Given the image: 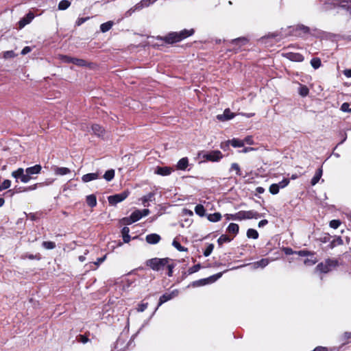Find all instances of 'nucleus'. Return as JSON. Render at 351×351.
Wrapping results in <instances>:
<instances>
[{"mask_svg":"<svg viewBox=\"0 0 351 351\" xmlns=\"http://www.w3.org/2000/svg\"><path fill=\"white\" fill-rule=\"evenodd\" d=\"M42 167L40 165H36L25 169L19 168L12 172V176L16 179V182H18V180H20L23 183H27L31 180L36 178L35 176L40 173Z\"/></svg>","mask_w":351,"mask_h":351,"instance_id":"obj_1","label":"nucleus"},{"mask_svg":"<svg viewBox=\"0 0 351 351\" xmlns=\"http://www.w3.org/2000/svg\"><path fill=\"white\" fill-rule=\"evenodd\" d=\"M193 33L194 30L193 29L190 30L184 29L180 32H171L165 37V40L169 43H177L191 36Z\"/></svg>","mask_w":351,"mask_h":351,"instance_id":"obj_2","label":"nucleus"},{"mask_svg":"<svg viewBox=\"0 0 351 351\" xmlns=\"http://www.w3.org/2000/svg\"><path fill=\"white\" fill-rule=\"evenodd\" d=\"M169 261L170 259L169 258H154L147 261L146 265L150 267L153 270L159 271L166 266L169 263Z\"/></svg>","mask_w":351,"mask_h":351,"instance_id":"obj_3","label":"nucleus"},{"mask_svg":"<svg viewBox=\"0 0 351 351\" xmlns=\"http://www.w3.org/2000/svg\"><path fill=\"white\" fill-rule=\"evenodd\" d=\"M338 266V261L336 259H327L324 263L318 264L316 269L322 273H328Z\"/></svg>","mask_w":351,"mask_h":351,"instance_id":"obj_4","label":"nucleus"},{"mask_svg":"<svg viewBox=\"0 0 351 351\" xmlns=\"http://www.w3.org/2000/svg\"><path fill=\"white\" fill-rule=\"evenodd\" d=\"M261 216L258 213L254 210H241L235 213L234 219L237 220L258 219Z\"/></svg>","mask_w":351,"mask_h":351,"instance_id":"obj_5","label":"nucleus"},{"mask_svg":"<svg viewBox=\"0 0 351 351\" xmlns=\"http://www.w3.org/2000/svg\"><path fill=\"white\" fill-rule=\"evenodd\" d=\"M129 195L128 191H123V193L116 194L114 195H110L108 197V202L111 205H116L117 204L123 201Z\"/></svg>","mask_w":351,"mask_h":351,"instance_id":"obj_6","label":"nucleus"},{"mask_svg":"<svg viewBox=\"0 0 351 351\" xmlns=\"http://www.w3.org/2000/svg\"><path fill=\"white\" fill-rule=\"evenodd\" d=\"M222 276V273H218L215 275H213L207 278L201 279L199 280L195 281L193 282L194 286H203L206 284L213 283L220 278Z\"/></svg>","mask_w":351,"mask_h":351,"instance_id":"obj_7","label":"nucleus"},{"mask_svg":"<svg viewBox=\"0 0 351 351\" xmlns=\"http://www.w3.org/2000/svg\"><path fill=\"white\" fill-rule=\"evenodd\" d=\"M203 158L212 162H217L223 158V154L220 151L215 150L204 154Z\"/></svg>","mask_w":351,"mask_h":351,"instance_id":"obj_8","label":"nucleus"},{"mask_svg":"<svg viewBox=\"0 0 351 351\" xmlns=\"http://www.w3.org/2000/svg\"><path fill=\"white\" fill-rule=\"evenodd\" d=\"M179 291L176 289L172 291L171 293H166L163 294L159 299L158 306L162 305L163 303L173 299L178 295Z\"/></svg>","mask_w":351,"mask_h":351,"instance_id":"obj_9","label":"nucleus"},{"mask_svg":"<svg viewBox=\"0 0 351 351\" xmlns=\"http://www.w3.org/2000/svg\"><path fill=\"white\" fill-rule=\"evenodd\" d=\"M336 5L346 11L351 16V0H339Z\"/></svg>","mask_w":351,"mask_h":351,"instance_id":"obj_10","label":"nucleus"},{"mask_svg":"<svg viewBox=\"0 0 351 351\" xmlns=\"http://www.w3.org/2000/svg\"><path fill=\"white\" fill-rule=\"evenodd\" d=\"M235 114L232 112L230 109L227 108L221 114H218L217 119L220 121H226L234 118Z\"/></svg>","mask_w":351,"mask_h":351,"instance_id":"obj_11","label":"nucleus"},{"mask_svg":"<svg viewBox=\"0 0 351 351\" xmlns=\"http://www.w3.org/2000/svg\"><path fill=\"white\" fill-rule=\"evenodd\" d=\"M34 18V14L32 12H29L25 17L19 21V28H23L26 25L29 24Z\"/></svg>","mask_w":351,"mask_h":351,"instance_id":"obj_12","label":"nucleus"},{"mask_svg":"<svg viewBox=\"0 0 351 351\" xmlns=\"http://www.w3.org/2000/svg\"><path fill=\"white\" fill-rule=\"evenodd\" d=\"M141 218H142L141 210H136L131 214V215L130 216L129 218L126 219L127 223L131 224L132 223H134V222L138 221Z\"/></svg>","mask_w":351,"mask_h":351,"instance_id":"obj_13","label":"nucleus"},{"mask_svg":"<svg viewBox=\"0 0 351 351\" xmlns=\"http://www.w3.org/2000/svg\"><path fill=\"white\" fill-rule=\"evenodd\" d=\"M285 56L287 58L289 59L290 60L294 61V62H302L304 60L303 56L298 53L289 52V53H285Z\"/></svg>","mask_w":351,"mask_h":351,"instance_id":"obj_14","label":"nucleus"},{"mask_svg":"<svg viewBox=\"0 0 351 351\" xmlns=\"http://www.w3.org/2000/svg\"><path fill=\"white\" fill-rule=\"evenodd\" d=\"M173 171V169L168 167H158L155 171V173L160 176H169Z\"/></svg>","mask_w":351,"mask_h":351,"instance_id":"obj_15","label":"nucleus"},{"mask_svg":"<svg viewBox=\"0 0 351 351\" xmlns=\"http://www.w3.org/2000/svg\"><path fill=\"white\" fill-rule=\"evenodd\" d=\"M160 235L157 234H149L145 237L146 241L149 244H156L160 241Z\"/></svg>","mask_w":351,"mask_h":351,"instance_id":"obj_16","label":"nucleus"},{"mask_svg":"<svg viewBox=\"0 0 351 351\" xmlns=\"http://www.w3.org/2000/svg\"><path fill=\"white\" fill-rule=\"evenodd\" d=\"M269 263V260L267 258H263L259 261L255 262L250 265L251 268L252 269H256L257 268L261 267L264 268L265 266H267Z\"/></svg>","mask_w":351,"mask_h":351,"instance_id":"obj_17","label":"nucleus"},{"mask_svg":"<svg viewBox=\"0 0 351 351\" xmlns=\"http://www.w3.org/2000/svg\"><path fill=\"white\" fill-rule=\"evenodd\" d=\"M53 182V180H51L49 182H40V183H36L34 184H32L31 186H29L27 187L24 188L23 191L26 192L29 191H34L36 190L38 186H43L45 185H49Z\"/></svg>","mask_w":351,"mask_h":351,"instance_id":"obj_18","label":"nucleus"},{"mask_svg":"<svg viewBox=\"0 0 351 351\" xmlns=\"http://www.w3.org/2000/svg\"><path fill=\"white\" fill-rule=\"evenodd\" d=\"M53 171L55 174L58 176H64L71 173V170L67 167H55Z\"/></svg>","mask_w":351,"mask_h":351,"instance_id":"obj_19","label":"nucleus"},{"mask_svg":"<svg viewBox=\"0 0 351 351\" xmlns=\"http://www.w3.org/2000/svg\"><path fill=\"white\" fill-rule=\"evenodd\" d=\"M99 178L97 173H87L82 176V180L84 182H88L90 181L96 180Z\"/></svg>","mask_w":351,"mask_h":351,"instance_id":"obj_20","label":"nucleus"},{"mask_svg":"<svg viewBox=\"0 0 351 351\" xmlns=\"http://www.w3.org/2000/svg\"><path fill=\"white\" fill-rule=\"evenodd\" d=\"M323 173L322 168H319L317 171L315 172V174L314 175L313 178L311 180V184L313 186L315 185L321 179Z\"/></svg>","mask_w":351,"mask_h":351,"instance_id":"obj_21","label":"nucleus"},{"mask_svg":"<svg viewBox=\"0 0 351 351\" xmlns=\"http://www.w3.org/2000/svg\"><path fill=\"white\" fill-rule=\"evenodd\" d=\"M189 165V160L187 158H181L177 164V168L180 170H185Z\"/></svg>","mask_w":351,"mask_h":351,"instance_id":"obj_22","label":"nucleus"},{"mask_svg":"<svg viewBox=\"0 0 351 351\" xmlns=\"http://www.w3.org/2000/svg\"><path fill=\"white\" fill-rule=\"evenodd\" d=\"M92 130L93 133L98 136H101L104 134V130L98 124L93 125Z\"/></svg>","mask_w":351,"mask_h":351,"instance_id":"obj_23","label":"nucleus"},{"mask_svg":"<svg viewBox=\"0 0 351 351\" xmlns=\"http://www.w3.org/2000/svg\"><path fill=\"white\" fill-rule=\"evenodd\" d=\"M154 200V193H149L142 197V204L144 206H148L147 202Z\"/></svg>","mask_w":351,"mask_h":351,"instance_id":"obj_24","label":"nucleus"},{"mask_svg":"<svg viewBox=\"0 0 351 351\" xmlns=\"http://www.w3.org/2000/svg\"><path fill=\"white\" fill-rule=\"evenodd\" d=\"M130 229L128 227H124L122 229L121 234L124 243H129L130 241V236L129 234Z\"/></svg>","mask_w":351,"mask_h":351,"instance_id":"obj_25","label":"nucleus"},{"mask_svg":"<svg viewBox=\"0 0 351 351\" xmlns=\"http://www.w3.org/2000/svg\"><path fill=\"white\" fill-rule=\"evenodd\" d=\"M156 0H142L138 4L136 5V9H141L144 7H148L154 3Z\"/></svg>","mask_w":351,"mask_h":351,"instance_id":"obj_26","label":"nucleus"},{"mask_svg":"<svg viewBox=\"0 0 351 351\" xmlns=\"http://www.w3.org/2000/svg\"><path fill=\"white\" fill-rule=\"evenodd\" d=\"M228 143H230L234 147H241L244 146V141L238 138H233L231 141H228Z\"/></svg>","mask_w":351,"mask_h":351,"instance_id":"obj_27","label":"nucleus"},{"mask_svg":"<svg viewBox=\"0 0 351 351\" xmlns=\"http://www.w3.org/2000/svg\"><path fill=\"white\" fill-rule=\"evenodd\" d=\"M86 203L90 207H95L97 205V199L95 195H89L86 197Z\"/></svg>","mask_w":351,"mask_h":351,"instance_id":"obj_28","label":"nucleus"},{"mask_svg":"<svg viewBox=\"0 0 351 351\" xmlns=\"http://www.w3.org/2000/svg\"><path fill=\"white\" fill-rule=\"evenodd\" d=\"M207 218L211 222H217L221 220V215L219 213H215L208 215Z\"/></svg>","mask_w":351,"mask_h":351,"instance_id":"obj_29","label":"nucleus"},{"mask_svg":"<svg viewBox=\"0 0 351 351\" xmlns=\"http://www.w3.org/2000/svg\"><path fill=\"white\" fill-rule=\"evenodd\" d=\"M114 23L111 21L102 23L100 26V29L102 32H106L110 30L113 26Z\"/></svg>","mask_w":351,"mask_h":351,"instance_id":"obj_30","label":"nucleus"},{"mask_svg":"<svg viewBox=\"0 0 351 351\" xmlns=\"http://www.w3.org/2000/svg\"><path fill=\"white\" fill-rule=\"evenodd\" d=\"M239 227L237 223H231L228 226L227 230L229 233L237 234L239 232Z\"/></svg>","mask_w":351,"mask_h":351,"instance_id":"obj_31","label":"nucleus"},{"mask_svg":"<svg viewBox=\"0 0 351 351\" xmlns=\"http://www.w3.org/2000/svg\"><path fill=\"white\" fill-rule=\"evenodd\" d=\"M340 339L343 345L347 344L351 339V332H345L341 337Z\"/></svg>","mask_w":351,"mask_h":351,"instance_id":"obj_32","label":"nucleus"},{"mask_svg":"<svg viewBox=\"0 0 351 351\" xmlns=\"http://www.w3.org/2000/svg\"><path fill=\"white\" fill-rule=\"evenodd\" d=\"M71 5V2L68 0H62L58 3V10H66Z\"/></svg>","mask_w":351,"mask_h":351,"instance_id":"obj_33","label":"nucleus"},{"mask_svg":"<svg viewBox=\"0 0 351 351\" xmlns=\"http://www.w3.org/2000/svg\"><path fill=\"white\" fill-rule=\"evenodd\" d=\"M114 177V169H110L106 171V173L104 175V178L106 181H111Z\"/></svg>","mask_w":351,"mask_h":351,"instance_id":"obj_34","label":"nucleus"},{"mask_svg":"<svg viewBox=\"0 0 351 351\" xmlns=\"http://www.w3.org/2000/svg\"><path fill=\"white\" fill-rule=\"evenodd\" d=\"M205 211L204 207L202 204H197L195 207V213L200 217H204L205 215Z\"/></svg>","mask_w":351,"mask_h":351,"instance_id":"obj_35","label":"nucleus"},{"mask_svg":"<svg viewBox=\"0 0 351 351\" xmlns=\"http://www.w3.org/2000/svg\"><path fill=\"white\" fill-rule=\"evenodd\" d=\"M247 237L248 238L256 239L258 237V233L256 230L250 228L247 231Z\"/></svg>","mask_w":351,"mask_h":351,"instance_id":"obj_36","label":"nucleus"},{"mask_svg":"<svg viewBox=\"0 0 351 351\" xmlns=\"http://www.w3.org/2000/svg\"><path fill=\"white\" fill-rule=\"evenodd\" d=\"M172 245L180 252H186L188 250L186 247L182 246L181 244L175 239L173 241Z\"/></svg>","mask_w":351,"mask_h":351,"instance_id":"obj_37","label":"nucleus"},{"mask_svg":"<svg viewBox=\"0 0 351 351\" xmlns=\"http://www.w3.org/2000/svg\"><path fill=\"white\" fill-rule=\"evenodd\" d=\"M298 92L301 96L306 97L308 94L309 90L306 86L300 85Z\"/></svg>","mask_w":351,"mask_h":351,"instance_id":"obj_38","label":"nucleus"},{"mask_svg":"<svg viewBox=\"0 0 351 351\" xmlns=\"http://www.w3.org/2000/svg\"><path fill=\"white\" fill-rule=\"evenodd\" d=\"M232 44L238 45L240 46L244 45L247 43V40L245 38H239L232 41Z\"/></svg>","mask_w":351,"mask_h":351,"instance_id":"obj_39","label":"nucleus"},{"mask_svg":"<svg viewBox=\"0 0 351 351\" xmlns=\"http://www.w3.org/2000/svg\"><path fill=\"white\" fill-rule=\"evenodd\" d=\"M72 63L79 66H86V62L83 59L73 58Z\"/></svg>","mask_w":351,"mask_h":351,"instance_id":"obj_40","label":"nucleus"},{"mask_svg":"<svg viewBox=\"0 0 351 351\" xmlns=\"http://www.w3.org/2000/svg\"><path fill=\"white\" fill-rule=\"evenodd\" d=\"M42 245L47 250H52L56 247V243L53 241H43Z\"/></svg>","mask_w":351,"mask_h":351,"instance_id":"obj_41","label":"nucleus"},{"mask_svg":"<svg viewBox=\"0 0 351 351\" xmlns=\"http://www.w3.org/2000/svg\"><path fill=\"white\" fill-rule=\"evenodd\" d=\"M311 64L314 69H317L321 66V60L318 58H313L311 60Z\"/></svg>","mask_w":351,"mask_h":351,"instance_id":"obj_42","label":"nucleus"},{"mask_svg":"<svg viewBox=\"0 0 351 351\" xmlns=\"http://www.w3.org/2000/svg\"><path fill=\"white\" fill-rule=\"evenodd\" d=\"M58 58L62 62H65V63H72V61H73L72 57L65 56V55H60L58 56Z\"/></svg>","mask_w":351,"mask_h":351,"instance_id":"obj_43","label":"nucleus"},{"mask_svg":"<svg viewBox=\"0 0 351 351\" xmlns=\"http://www.w3.org/2000/svg\"><path fill=\"white\" fill-rule=\"evenodd\" d=\"M279 186H278L277 184H272L270 186H269V192L272 194V195H276L277 193H278L279 192Z\"/></svg>","mask_w":351,"mask_h":351,"instance_id":"obj_44","label":"nucleus"},{"mask_svg":"<svg viewBox=\"0 0 351 351\" xmlns=\"http://www.w3.org/2000/svg\"><path fill=\"white\" fill-rule=\"evenodd\" d=\"M230 171H235L237 176H241V171L239 165L237 163L231 165Z\"/></svg>","mask_w":351,"mask_h":351,"instance_id":"obj_45","label":"nucleus"},{"mask_svg":"<svg viewBox=\"0 0 351 351\" xmlns=\"http://www.w3.org/2000/svg\"><path fill=\"white\" fill-rule=\"evenodd\" d=\"M213 249H214V245L212 243L208 244V246L206 247V250L204 252V255L205 256H208L212 253Z\"/></svg>","mask_w":351,"mask_h":351,"instance_id":"obj_46","label":"nucleus"},{"mask_svg":"<svg viewBox=\"0 0 351 351\" xmlns=\"http://www.w3.org/2000/svg\"><path fill=\"white\" fill-rule=\"evenodd\" d=\"M230 239L226 234H223L221 235L219 239H218V243L219 245H221L223 244V243H226V242H229L230 241Z\"/></svg>","mask_w":351,"mask_h":351,"instance_id":"obj_47","label":"nucleus"},{"mask_svg":"<svg viewBox=\"0 0 351 351\" xmlns=\"http://www.w3.org/2000/svg\"><path fill=\"white\" fill-rule=\"evenodd\" d=\"M341 225V221L337 219H333L330 221V227L334 229H337Z\"/></svg>","mask_w":351,"mask_h":351,"instance_id":"obj_48","label":"nucleus"},{"mask_svg":"<svg viewBox=\"0 0 351 351\" xmlns=\"http://www.w3.org/2000/svg\"><path fill=\"white\" fill-rule=\"evenodd\" d=\"M289 183V179H284L282 180L281 182H280L279 183H278V186H279V189H283L285 188V186H287Z\"/></svg>","mask_w":351,"mask_h":351,"instance_id":"obj_49","label":"nucleus"},{"mask_svg":"<svg viewBox=\"0 0 351 351\" xmlns=\"http://www.w3.org/2000/svg\"><path fill=\"white\" fill-rule=\"evenodd\" d=\"M295 253L298 254L299 256H308V255L313 256L314 255V253L311 252L307 251V250H300V251H298V252H297Z\"/></svg>","mask_w":351,"mask_h":351,"instance_id":"obj_50","label":"nucleus"},{"mask_svg":"<svg viewBox=\"0 0 351 351\" xmlns=\"http://www.w3.org/2000/svg\"><path fill=\"white\" fill-rule=\"evenodd\" d=\"M10 185L11 181L10 180H5L1 186L2 189H7L10 188Z\"/></svg>","mask_w":351,"mask_h":351,"instance_id":"obj_51","label":"nucleus"},{"mask_svg":"<svg viewBox=\"0 0 351 351\" xmlns=\"http://www.w3.org/2000/svg\"><path fill=\"white\" fill-rule=\"evenodd\" d=\"M147 306H148L147 303L140 304L138 306L137 311L138 312H143L147 308Z\"/></svg>","mask_w":351,"mask_h":351,"instance_id":"obj_52","label":"nucleus"},{"mask_svg":"<svg viewBox=\"0 0 351 351\" xmlns=\"http://www.w3.org/2000/svg\"><path fill=\"white\" fill-rule=\"evenodd\" d=\"M78 341L82 343H86L88 342L89 339L83 335H80L78 336Z\"/></svg>","mask_w":351,"mask_h":351,"instance_id":"obj_53","label":"nucleus"},{"mask_svg":"<svg viewBox=\"0 0 351 351\" xmlns=\"http://www.w3.org/2000/svg\"><path fill=\"white\" fill-rule=\"evenodd\" d=\"M15 56V54L13 51H7L3 53L4 58H10Z\"/></svg>","mask_w":351,"mask_h":351,"instance_id":"obj_54","label":"nucleus"},{"mask_svg":"<svg viewBox=\"0 0 351 351\" xmlns=\"http://www.w3.org/2000/svg\"><path fill=\"white\" fill-rule=\"evenodd\" d=\"M89 19H90L89 17L79 18L76 21L75 24H76V25L80 26L82 24H83L84 23H85L86 21H88Z\"/></svg>","mask_w":351,"mask_h":351,"instance_id":"obj_55","label":"nucleus"},{"mask_svg":"<svg viewBox=\"0 0 351 351\" xmlns=\"http://www.w3.org/2000/svg\"><path fill=\"white\" fill-rule=\"evenodd\" d=\"M317 262V260L315 258L314 259H312V258H306L304 261V263L306 265H314L315 263Z\"/></svg>","mask_w":351,"mask_h":351,"instance_id":"obj_56","label":"nucleus"},{"mask_svg":"<svg viewBox=\"0 0 351 351\" xmlns=\"http://www.w3.org/2000/svg\"><path fill=\"white\" fill-rule=\"evenodd\" d=\"M350 104L348 103H343L341 106V110L343 112H350Z\"/></svg>","mask_w":351,"mask_h":351,"instance_id":"obj_57","label":"nucleus"},{"mask_svg":"<svg viewBox=\"0 0 351 351\" xmlns=\"http://www.w3.org/2000/svg\"><path fill=\"white\" fill-rule=\"evenodd\" d=\"M106 258V255L104 256L103 257L97 258V260L93 263L95 265L98 267L101 263H103Z\"/></svg>","mask_w":351,"mask_h":351,"instance_id":"obj_58","label":"nucleus"},{"mask_svg":"<svg viewBox=\"0 0 351 351\" xmlns=\"http://www.w3.org/2000/svg\"><path fill=\"white\" fill-rule=\"evenodd\" d=\"M337 243L339 245H341L343 243V240L341 239V237H338L336 240H334L330 244V246L331 248L334 247V246L335 245V243Z\"/></svg>","mask_w":351,"mask_h":351,"instance_id":"obj_59","label":"nucleus"},{"mask_svg":"<svg viewBox=\"0 0 351 351\" xmlns=\"http://www.w3.org/2000/svg\"><path fill=\"white\" fill-rule=\"evenodd\" d=\"M243 141H244V144L245 143H247L248 145H253L254 144V141H253V139H252V136H247Z\"/></svg>","mask_w":351,"mask_h":351,"instance_id":"obj_60","label":"nucleus"},{"mask_svg":"<svg viewBox=\"0 0 351 351\" xmlns=\"http://www.w3.org/2000/svg\"><path fill=\"white\" fill-rule=\"evenodd\" d=\"M167 267L168 269V273H167L168 276H171L172 274H173V269L174 266L171 264L168 263L167 265Z\"/></svg>","mask_w":351,"mask_h":351,"instance_id":"obj_61","label":"nucleus"},{"mask_svg":"<svg viewBox=\"0 0 351 351\" xmlns=\"http://www.w3.org/2000/svg\"><path fill=\"white\" fill-rule=\"evenodd\" d=\"M200 268V265L199 264L197 265H195L194 266H193L191 269H190V272L191 273H194V272H196Z\"/></svg>","mask_w":351,"mask_h":351,"instance_id":"obj_62","label":"nucleus"},{"mask_svg":"<svg viewBox=\"0 0 351 351\" xmlns=\"http://www.w3.org/2000/svg\"><path fill=\"white\" fill-rule=\"evenodd\" d=\"M32 49L29 47H25L21 51L22 55H25L31 51Z\"/></svg>","mask_w":351,"mask_h":351,"instance_id":"obj_63","label":"nucleus"},{"mask_svg":"<svg viewBox=\"0 0 351 351\" xmlns=\"http://www.w3.org/2000/svg\"><path fill=\"white\" fill-rule=\"evenodd\" d=\"M268 223V221L267 219H263L261 221H259L258 223V227L261 228V227H263L265 226V225H267Z\"/></svg>","mask_w":351,"mask_h":351,"instance_id":"obj_64","label":"nucleus"}]
</instances>
